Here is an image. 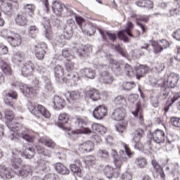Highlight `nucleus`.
<instances>
[{"label": "nucleus", "instance_id": "f257e3e1", "mask_svg": "<svg viewBox=\"0 0 180 180\" xmlns=\"http://www.w3.org/2000/svg\"><path fill=\"white\" fill-rule=\"evenodd\" d=\"M4 113L5 120L8 123L7 126L8 129H10L9 138L11 140L16 141L19 137H21V139H23V140H26L27 143H33L34 136L30 135V131H29V129L22 128V130L19 131L16 127H11V123L16 124L13 111L6 109Z\"/></svg>", "mask_w": 180, "mask_h": 180}, {"label": "nucleus", "instance_id": "f03ea898", "mask_svg": "<svg viewBox=\"0 0 180 180\" xmlns=\"http://www.w3.org/2000/svg\"><path fill=\"white\" fill-rule=\"evenodd\" d=\"M14 157L11 159V165L14 169V172L18 175V176H23V178H27L32 175V166L29 165H22L21 157H23V153L22 152H15L13 151Z\"/></svg>", "mask_w": 180, "mask_h": 180}, {"label": "nucleus", "instance_id": "7ed1b4c3", "mask_svg": "<svg viewBox=\"0 0 180 180\" xmlns=\"http://www.w3.org/2000/svg\"><path fill=\"white\" fill-rule=\"evenodd\" d=\"M148 71H150V68L146 65H139V67L136 69V72L133 70V68H131V66L129 64H126L124 67V74L129 78H134V77H136L137 79L143 78Z\"/></svg>", "mask_w": 180, "mask_h": 180}, {"label": "nucleus", "instance_id": "20e7f679", "mask_svg": "<svg viewBox=\"0 0 180 180\" xmlns=\"http://www.w3.org/2000/svg\"><path fill=\"white\" fill-rule=\"evenodd\" d=\"M1 35L12 47H19L22 44V37L17 33L4 30L1 32Z\"/></svg>", "mask_w": 180, "mask_h": 180}, {"label": "nucleus", "instance_id": "39448f33", "mask_svg": "<svg viewBox=\"0 0 180 180\" xmlns=\"http://www.w3.org/2000/svg\"><path fill=\"white\" fill-rule=\"evenodd\" d=\"M128 101L130 103H135L136 108L135 111L132 112L134 116H139V122L141 124H144V120L143 115H141V104L140 101H139V94H131L128 96Z\"/></svg>", "mask_w": 180, "mask_h": 180}, {"label": "nucleus", "instance_id": "423d86ee", "mask_svg": "<svg viewBox=\"0 0 180 180\" xmlns=\"http://www.w3.org/2000/svg\"><path fill=\"white\" fill-rule=\"evenodd\" d=\"M30 111L37 117L44 116L46 119H49L51 116L50 111H49L46 107L40 104H31Z\"/></svg>", "mask_w": 180, "mask_h": 180}, {"label": "nucleus", "instance_id": "0eeeda50", "mask_svg": "<svg viewBox=\"0 0 180 180\" xmlns=\"http://www.w3.org/2000/svg\"><path fill=\"white\" fill-rule=\"evenodd\" d=\"M76 131H72L73 134H90L92 131L86 127H84L86 124V120L77 117L75 122Z\"/></svg>", "mask_w": 180, "mask_h": 180}, {"label": "nucleus", "instance_id": "6e6552de", "mask_svg": "<svg viewBox=\"0 0 180 180\" xmlns=\"http://www.w3.org/2000/svg\"><path fill=\"white\" fill-rule=\"evenodd\" d=\"M179 81V75L176 73L172 72L167 75V78L163 83L158 82L159 85L161 86H167V88H175L176 84Z\"/></svg>", "mask_w": 180, "mask_h": 180}, {"label": "nucleus", "instance_id": "1a4fd4ad", "mask_svg": "<svg viewBox=\"0 0 180 180\" xmlns=\"http://www.w3.org/2000/svg\"><path fill=\"white\" fill-rule=\"evenodd\" d=\"M151 46L153 47L154 53H158L164 51L170 46L169 42L166 39H160L158 41H150Z\"/></svg>", "mask_w": 180, "mask_h": 180}, {"label": "nucleus", "instance_id": "9d476101", "mask_svg": "<svg viewBox=\"0 0 180 180\" xmlns=\"http://www.w3.org/2000/svg\"><path fill=\"white\" fill-rule=\"evenodd\" d=\"M131 29H133V22H128L127 24V27L124 30L119 31L117 33V36L120 40H123L125 43L129 42V37L126 36L124 33H127V34L129 37H133V34H131Z\"/></svg>", "mask_w": 180, "mask_h": 180}, {"label": "nucleus", "instance_id": "9b49d317", "mask_svg": "<svg viewBox=\"0 0 180 180\" xmlns=\"http://www.w3.org/2000/svg\"><path fill=\"white\" fill-rule=\"evenodd\" d=\"M75 49L80 57H86L92 53V46H91V45H86L84 46L83 45L77 44Z\"/></svg>", "mask_w": 180, "mask_h": 180}, {"label": "nucleus", "instance_id": "f8f14e48", "mask_svg": "<svg viewBox=\"0 0 180 180\" xmlns=\"http://www.w3.org/2000/svg\"><path fill=\"white\" fill-rule=\"evenodd\" d=\"M46 49H47V45L44 42L35 46V56L38 60H43V58H44L46 56Z\"/></svg>", "mask_w": 180, "mask_h": 180}, {"label": "nucleus", "instance_id": "ddd939ff", "mask_svg": "<svg viewBox=\"0 0 180 180\" xmlns=\"http://www.w3.org/2000/svg\"><path fill=\"white\" fill-rule=\"evenodd\" d=\"M144 136V131L143 129H137L135 131L134 136V148L136 150H143V144L140 142L141 137Z\"/></svg>", "mask_w": 180, "mask_h": 180}, {"label": "nucleus", "instance_id": "4468645a", "mask_svg": "<svg viewBox=\"0 0 180 180\" xmlns=\"http://www.w3.org/2000/svg\"><path fill=\"white\" fill-rule=\"evenodd\" d=\"M108 115V108L103 105H99L93 112V116L98 120L104 118Z\"/></svg>", "mask_w": 180, "mask_h": 180}, {"label": "nucleus", "instance_id": "2eb2a0df", "mask_svg": "<svg viewBox=\"0 0 180 180\" xmlns=\"http://www.w3.org/2000/svg\"><path fill=\"white\" fill-rule=\"evenodd\" d=\"M15 86H19L21 92H22L23 95H25V96H34V95H36V89L27 84L19 85V83H17Z\"/></svg>", "mask_w": 180, "mask_h": 180}, {"label": "nucleus", "instance_id": "dca6fc26", "mask_svg": "<svg viewBox=\"0 0 180 180\" xmlns=\"http://www.w3.org/2000/svg\"><path fill=\"white\" fill-rule=\"evenodd\" d=\"M34 72V64L32 61L27 62L22 68L21 74L23 77H30Z\"/></svg>", "mask_w": 180, "mask_h": 180}, {"label": "nucleus", "instance_id": "f3484780", "mask_svg": "<svg viewBox=\"0 0 180 180\" xmlns=\"http://www.w3.org/2000/svg\"><path fill=\"white\" fill-rule=\"evenodd\" d=\"M153 140L157 144H161L165 141V133L161 129H156L153 133Z\"/></svg>", "mask_w": 180, "mask_h": 180}, {"label": "nucleus", "instance_id": "a211bd4d", "mask_svg": "<svg viewBox=\"0 0 180 180\" xmlns=\"http://www.w3.org/2000/svg\"><path fill=\"white\" fill-rule=\"evenodd\" d=\"M124 116H126V109L124 108H116L112 113V118L118 122L123 120Z\"/></svg>", "mask_w": 180, "mask_h": 180}, {"label": "nucleus", "instance_id": "6ab92c4d", "mask_svg": "<svg viewBox=\"0 0 180 180\" xmlns=\"http://www.w3.org/2000/svg\"><path fill=\"white\" fill-rule=\"evenodd\" d=\"M53 72L58 82H64V68L60 65L55 66Z\"/></svg>", "mask_w": 180, "mask_h": 180}, {"label": "nucleus", "instance_id": "aec40b11", "mask_svg": "<svg viewBox=\"0 0 180 180\" xmlns=\"http://www.w3.org/2000/svg\"><path fill=\"white\" fill-rule=\"evenodd\" d=\"M95 145L92 141H87L79 145V150L82 153H91Z\"/></svg>", "mask_w": 180, "mask_h": 180}, {"label": "nucleus", "instance_id": "412c9836", "mask_svg": "<svg viewBox=\"0 0 180 180\" xmlns=\"http://www.w3.org/2000/svg\"><path fill=\"white\" fill-rule=\"evenodd\" d=\"M99 81L101 84H105V85H108L113 82V77H112V75L107 71H104L101 74Z\"/></svg>", "mask_w": 180, "mask_h": 180}, {"label": "nucleus", "instance_id": "4be33fe9", "mask_svg": "<svg viewBox=\"0 0 180 180\" xmlns=\"http://www.w3.org/2000/svg\"><path fill=\"white\" fill-rule=\"evenodd\" d=\"M68 120H70V115L65 112H62L58 116L56 124L58 127L63 129V127H64V124H67V123H68Z\"/></svg>", "mask_w": 180, "mask_h": 180}, {"label": "nucleus", "instance_id": "5701e85b", "mask_svg": "<svg viewBox=\"0 0 180 180\" xmlns=\"http://www.w3.org/2000/svg\"><path fill=\"white\" fill-rule=\"evenodd\" d=\"M81 160H75L74 164H72L70 166V170L75 175H77V176H81Z\"/></svg>", "mask_w": 180, "mask_h": 180}, {"label": "nucleus", "instance_id": "b1692460", "mask_svg": "<svg viewBox=\"0 0 180 180\" xmlns=\"http://www.w3.org/2000/svg\"><path fill=\"white\" fill-rule=\"evenodd\" d=\"M15 20L18 26H27V23H29V20L25 13L17 15Z\"/></svg>", "mask_w": 180, "mask_h": 180}, {"label": "nucleus", "instance_id": "393cba45", "mask_svg": "<svg viewBox=\"0 0 180 180\" xmlns=\"http://www.w3.org/2000/svg\"><path fill=\"white\" fill-rule=\"evenodd\" d=\"M63 96L67 99L68 102H71L72 101L79 99L81 94L78 91H67L63 94Z\"/></svg>", "mask_w": 180, "mask_h": 180}, {"label": "nucleus", "instance_id": "a878e982", "mask_svg": "<svg viewBox=\"0 0 180 180\" xmlns=\"http://www.w3.org/2000/svg\"><path fill=\"white\" fill-rule=\"evenodd\" d=\"M54 168L58 174L60 175H68L70 169H68L63 163L58 162L54 165Z\"/></svg>", "mask_w": 180, "mask_h": 180}, {"label": "nucleus", "instance_id": "bb28decb", "mask_svg": "<svg viewBox=\"0 0 180 180\" xmlns=\"http://www.w3.org/2000/svg\"><path fill=\"white\" fill-rule=\"evenodd\" d=\"M132 154L133 153H131V150H130V148L127 145H124V150L120 151V156L122 159V161H127L131 157Z\"/></svg>", "mask_w": 180, "mask_h": 180}, {"label": "nucleus", "instance_id": "cd10ccee", "mask_svg": "<svg viewBox=\"0 0 180 180\" xmlns=\"http://www.w3.org/2000/svg\"><path fill=\"white\" fill-rule=\"evenodd\" d=\"M86 95H88L90 99H91V101H94V102L101 99V93L96 89H91L87 91Z\"/></svg>", "mask_w": 180, "mask_h": 180}, {"label": "nucleus", "instance_id": "c85d7f7f", "mask_svg": "<svg viewBox=\"0 0 180 180\" xmlns=\"http://www.w3.org/2000/svg\"><path fill=\"white\" fill-rule=\"evenodd\" d=\"M0 176L4 179H11L12 178V173L5 165H0Z\"/></svg>", "mask_w": 180, "mask_h": 180}, {"label": "nucleus", "instance_id": "c756f323", "mask_svg": "<svg viewBox=\"0 0 180 180\" xmlns=\"http://www.w3.org/2000/svg\"><path fill=\"white\" fill-rule=\"evenodd\" d=\"M79 80V77L77 73H70L66 77L67 84H70V86H74L77 84V81Z\"/></svg>", "mask_w": 180, "mask_h": 180}, {"label": "nucleus", "instance_id": "7c9ffc66", "mask_svg": "<svg viewBox=\"0 0 180 180\" xmlns=\"http://www.w3.org/2000/svg\"><path fill=\"white\" fill-rule=\"evenodd\" d=\"M52 10L54 12L55 15L58 16H61V13L63 12V5L57 1H53L52 2Z\"/></svg>", "mask_w": 180, "mask_h": 180}, {"label": "nucleus", "instance_id": "2f4dec72", "mask_svg": "<svg viewBox=\"0 0 180 180\" xmlns=\"http://www.w3.org/2000/svg\"><path fill=\"white\" fill-rule=\"evenodd\" d=\"M53 105L55 108H56L58 110H60V109H63L64 108V105H65V101H64V99L61 98V97L58 96H55Z\"/></svg>", "mask_w": 180, "mask_h": 180}, {"label": "nucleus", "instance_id": "473e14b6", "mask_svg": "<svg viewBox=\"0 0 180 180\" xmlns=\"http://www.w3.org/2000/svg\"><path fill=\"white\" fill-rule=\"evenodd\" d=\"M11 99H18V93L16 91H11L10 93L7 94L4 98V102L6 105H8V106H13L12 104Z\"/></svg>", "mask_w": 180, "mask_h": 180}, {"label": "nucleus", "instance_id": "72a5a7b5", "mask_svg": "<svg viewBox=\"0 0 180 180\" xmlns=\"http://www.w3.org/2000/svg\"><path fill=\"white\" fill-rule=\"evenodd\" d=\"M91 129L94 133H98L99 134H105L106 133V128L101 124L94 123L91 125Z\"/></svg>", "mask_w": 180, "mask_h": 180}, {"label": "nucleus", "instance_id": "f704fd0d", "mask_svg": "<svg viewBox=\"0 0 180 180\" xmlns=\"http://www.w3.org/2000/svg\"><path fill=\"white\" fill-rule=\"evenodd\" d=\"M45 20L43 22V25L45 29L46 32V39H49V40H51L53 37V34L51 33V31L50 30V21L46 18H44Z\"/></svg>", "mask_w": 180, "mask_h": 180}, {"label": "nucleus", "instance_id": "c9c22d12", "mask_svg": "<svg viewBox=\"0 0 180 180\" xmlns=\"http://www.w3.org/2000/svg\"><path fill=\"white\" fill-rule=\"evenodd\" d=\"M39 143L44 144V146H46V147H49L50 148H53V147L56 146V143L53 140L50 139L49 137H41L39 139Z\"/></svg>", "mask_w": 180, "mask_h": 180}, {"label": "nucleus", "instance_id": "e433bc0d", "mask_svg": "<svg viewBox=\"0 0 180 180\" xmlns=\"http://www.w3.org/2000/svg\"><path fill=\"white\" fill-rule=\"evenodd\" d=\"M24 11H25L30 18H33L34 16V11H36V6L32 4H25L24 6Z\"/></svg>", "mask_w": 180, "mask_h": 180}, {"label": "nucleus", "instance_id": "4c0bfd02", "mask_svg": "<svg viewBox=\"0 0 180 180\" xmlns=\"http://www.w3.org/2000/svg\"><path fill=\"white\" fill-rule=\"evenodd\" d=\"M63 37L66 40H70L72 37V26L67 25L64 29Z\"/></svg>", "mask_w": 180, "mask_h": 180}, {"label": "nucleus", "instance_id": "58836bf2", "mask_svg": "<svg viewBox=\"0 0 180 180\" xmlns=\"http://www.w3.org/2000/svg\"><path fill=\"white\" fill-rule=\"evenodd\" d=\"M138 6H143V8H148V9L153 8V4L151 0H140L136 2Z\"/></svg>", "mask_w": 180, "mask_h": 180}, {"label": "nucleus", "instance_id": "ea45409f", "mask_svg": "<svg viewBox=\"0 0 180 180\" xmlns=\"http://www.w3.org/2000/svg\"><path fill=\"white\" fill-rule=\"evenodd\" d=\"M115 103L117 104L120 108H126V105H127V102L126 101V98L123 97V96H117L115 98Z\"/></svg>", "mask_w": 180, "mask_h": 180}, {"label": "nucleus", "instance_id": "a19ab883", "mask_svg": "<svg viewBox=\"0 0 180 180\" xmlns=\"http://www.w3.org/2000/svg\"><path fill=\"white\" fill-rule=\"evenodd\" d=\"M148 17L144 15V16H139L136 18V23L139 27L142 30L143 32H146V25L141 24L140 22H148Z\"/></svg>", "mask_w": 180, "mask_h": 180}, {"label": "nucleus", "instance_id": "79ce46f5", "mask_svg": "<svg viewBox=\"0 0 180 180\" xmlns=\"http://www.w3.org/2000/svg\"><path fill=\"white\" fill-rule=\"evenodd\" d=\"M0 67L4 74H6L7 75H11L12 74V69L6 62H1Z\"/></svg>", "mask_w": 180, "mask_h": 180}, {"label": "nucleus", "instance_id": "37998d69", "mask_svg": "<svg viewBox=\"0 0 180 180\" xmlns=\"http://www.w3.org/2000/svg\"><path fill=\"white\" fill-rule=\"evenodd\" d=\"M82 74H84V75L87 78H90L91 79H94L95 78V72L92 70L91 68H85L80 70Z\"/></svg>", "mask_w": 180, "mask_h": 180}, {"label": "nucleus", "instance_id": "c03bdc74", "mask_svg": "<svg viewBox=\"0 0 180 180\" xmlns=\"http://www.w3.org/2000/svg\"><path fill=\"white\" fill-rule=\"evenodd\" d=\"M112 155L114 158V164L117 168H120L122 167V160L119 158V155H117V152L116 150H112Z\"/></svg>", "mask_w": 180, "mask_h": 180}, {"label": "nucleus", "instance_id": "a18cd8bd", "mask_svg": "<svg viewBox=\"0 0 180 180\" xmlns=\"http://www.w3.org/2000/svg\"><path fill=\"white\" fill-rule=\"evenodd\" d=\"M62 56L66 59L67 61L68 60H74L75 56L71 53V50L65 49L62 51Z\"/></svg>", "mask_w": 180, "mask_h": 180}, {"label": "nucleus", "instance_id": "49530a36", "mask_svg": "<svg viewBox=\"0 0 180 180\" xmlns=\"http://www.w3.org/2000/svg\"><path fill=\"white\" fill-rule=\"evenodd\" d=\"M114 172H115V169H113V167H112L109 165L105 166V167L104 169V174H105V176L107 178H108V179L113 178Z\"/></svg>", "mask_w": 180, "mask_h": 180}, {"label": "nucleus", "instance_id": "de8ad7c7", "mask_svg": "<svg viewBox=\"0 0 180 180\" xmlns=\"http://www.w3.org/2000/svg\"><path fill=\"white\" fill-rule=\"evenodd\" d=\"M29 36L32 39H35L37 36V33H39V28L36 27V25H31L28 28Z\"/></svg>", "mask_w": 180, "mask_h": 180}, {"label": "nucleus", "instance_id": "09e8293b", "mask_svg": "<svg viewBox=\"0 0 180 180\" xmlns=\"http://www.w3.org/2000/svg\"><path fill=\"white\" fill-rule=\"evenodd\" d=\"M110 67H111L112 70L117 74H118L117 72H120V65H119L116 60L110 59Z\"/></svg>", "mask_w": 180, "mask_h": 180}, {"label": "nucleus", "instance_id": "8fccbe9b", "mask_svg": "<svg viewBox=\"0 0 180 180\" xmlns=\"http://www.w3.org/2000/svg\"><path fill=\"white\" fill-rule=\"evenodd\" d=\"M24 157L25 158H28V160H32L33 157H34V150L32 148H27L24 150L23 153Z\"/></svg>", "mask_w": 180, "mask_h": 180}, {"label": "nucleus", "instance_id": "3c124183", "mask_svg": "<svg viewBox=\"0 0 180 180\" xmlns=\"http://www.w3.org/2000/svg\"><path fill=\"white\" fill-rule=\"evenodd\" d=\"M97 156L101 160H108L110 157L109 152L106 150L100 149L97 153Z\"/></svg>", "mask_w": 180, "mask_h": 180}, {"label": "nucleus", "instance_id": "603ef678", "mask_svg": "<svg viewBox=\"0 0 180 180\" xmlns=\"http://www.w3.org/2000/svg\"><path fill=\"white\" fill-rule=\"evenodd\" d=\"M85 164L87 167H92L96 164V158L92 155L87 156L85 158Z\"/></svg>", "mask_w": 180, "mask_h": 180}, {"label": "nucleus", "instance_id": "864d4df0", "mask_svg": "<svg viewBox=\"0 0 180 180\" xmlns=\"http://www.w3.org/2000/svg\"><path fill=\"white\" fill-rule=\"evenodd\" d=\"M161 82V84H164V80L162 79H160L159 80H157L154 77H149V84L150 85H152V86H155V85H158V86H162L158 82Z\"/></svg>", "mask_w": 180, "mask_h": 180}, {"label": "nucleus", "instance_id": "5fc2aeb1", "mask_svg": "<svg viewBox=\"0 0 180 180\" xmlns=\"http://www.w3.org/2000/svg\"><path fill=\"white\" fill-rule=\"evenodd\" d=\"M136 165L139 168H144L147 165V160L144 158H139L136 160Z\"/></svg>", "mask_w": 180, "mask_h": 180}, {"label": "nucleus", "instance_id": "6e6d98bb", "mask_svg": "<svg viewBox=\"0 0 180 180\" xmlns=\"http://www.w3.org/2000/svg\"><path fill=\"white\" fill-rule=\"evenodd\" d=\"M12 60L13 63H20V61L23 60V56H22V53H20V52L17 51L14 53Z\"/></svg>", "mask_w": 180, "mask_h": 180}, {"label": "nucleus", "instance_id": "4d7b16f0", "mask_svg": "<svg viewBox=\"0 0 180 180\" xmlns=\"http://www.w3.org/2000/svg\"><path fill=\"white\" fill-rule=\"evenodd\" d=\"M127 126V122H124L122 124H117L115 126V129L118 133H123L124 130H126V127Z\"/></svg>", "mask_w": 180, "mask_h": 180}, {"label": "nucleus", "instance_id": "13d9d810", "mask_svg": "<svg viewBox=\"0 0 180 180\" xmlns=\"http://www.w3.org/2000/svg\"><path fill=\"white\" fill-rule=\"evenodd\" d=\"M136 86L134 82H124L122 84V87L125 91H130L133 89Z\"/></svg>", "mask_w": 180, "mask_h": 180}, {"label": "nucleus", "instance_id": "bf43d9fd", "mask_svg": "<svg viewBox=\"0 0 180 180\" xmlns=\"http://www.w3.org/2000/svg\"><path fill=\"white\" fill-rule=\"evenodd\" d=\"M65 69L68 72L72 71L74 70V62L71 61V60H68L65 63Z\"/></svg>", "mask_w": 180, "mask_h": 180}, {"label": "nucleus", "instance_id": "052dcab7", "mask_svg": "<svg viewBox=\"0 0 180 180\" xmlns=\"http://www.w3.org/2000/svg\"><path fill=\"white\" fill-rule=\"evenodd\" d=\"M38 168L40 171H46V169H49V167H47L44 160H40L38 162Z\"/></svg>", "mask_w": 180, "mask_h": 180}, {"label": "nucleus", "instance_id": "680f3d73", "mask_svg": "<svg viewBox=\"0 0 180 180\" xmlns=\"http://www.w3.org/2000/svg\"><path fill=\"white\" fill-rule=\"evenodd\" d=\"M8 52L9 49H8V46L0 44V56H5V54H8Z\"/></svg>", "mask_w": 180, "mask_h": 180}, {"label": "nucleus", "instance_id": "e2e57ef3", "mask_svg": "<svg viewBox=\"0 0 180 180\" xmlns=\"http://www.w3.org/2000/svg\"><path fill=\"white\" fill-rule=\"evenodd\" d=\"M131 173L129 172H124L121 175V179L122 180H131L132 179Z\"/></svg>", "mask_w": 180, "mask_h": 180}, {"label": "nucleus", "instance_id": "0e129e2a", "mask_svg": "<svg viewBox=\"0 0 180 180\" xmlns=\"http://www.w3.org/2000/svg\"><path fill=\"white\" fill-rule=\"evenodd\" d=\"M171 123L174 127H180V118L172 117L170 119Z\"/></svg>", "mask_w": 180, "mask_h": 180}, {"label": "nucleus", "instance_id": "69168bd1", "mask_svg": "<svg viewBox=\"0 0 180 180\" xmlns=\"http://www.w3.org/2000/svg\"><path fill=\"white\" fill-rule=\"evenodd\" d=\"M43 180H57V176L54 173L47 174Z\"/></svg>", "mask_w": 180, "mask_h": 180}, {"label": "nucleus", "instance_id": "338daca9", "mask_svg": "<svg viewBox=\"0 0 180 180\" xmlns=\"http://www.w3.org/2000/svg\"><path fill=\"white\" fill-rule=\"evenodd\" d=\"M76 22L79 25L81 29H82V25L85 23V20L82 18V17L76 16L75 17Z\"/></svg>", "mask_w": 180, "mask_h": 180}, {"label": "nucleus", "instance_id": "774afa93", "mask_svg": "<svg viewBox=\"0 0 180 180\" xmlns=\"http://www.w3.org/2000/svg\"><path fill=\"white\" fill-rule=\"evenodd\" d=\"M173 37L174 39L177 40V41H180V29L174 32V33L173 34Z\"/></svg>", "mask_w": 180, "mask_h": 180}]
</instances>
